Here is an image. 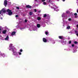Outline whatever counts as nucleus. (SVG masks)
<instances>
[{"label":"nucleus","mask_w":78,"mask_h":78,"mask_svg":"<svg viewBox=\"0 0 78 78\" xmlns=\"http://www.w3.org/2000/svg\"><path fill=\"white\" fill-rule=\"evenodd\" d=\"M7 4L8 3H7V1L6 0H5L4 1V5L5 7H6Z\"/></svg>","instance_id":"20e7f679"},{"label":"nucleus","mask_w":78,"mask_h":78,"mask_svg":"<svg viewBox=\"0 0 78 78\" xmlns=\"http://www.w3.org/2000/svg\"><path fill=\"white\" fill-rule=\"evenodd\" d=\"M75 33H76V34H77V33H78V32H77V31H76V30H75Z\"/></svg>","instance_id":"393cba45"},{"label":"nucleus","mask_w":78,"mask_h":78,"mask_svg":"<svg viewBox=\"0 0 78 78\" xmlns=\"http://www.w3.org/2000/svg\"><path fill=\"white\" fill-rule=\"evenodd\" d=\"M34 11L35 12H37V10L36 9H34Z\"/></svg>","instance_id":"bb28decb"},{"label":"nucleus","mask_w":78,"mask_h":78,"mask_svg":"<svg viewBox=\"0 0 78 78\" xmlns=\"http://www.w3.org/2000/svg\"><path fill=\"white\" fill-rule=\"evenodd\" d=\"M76 36H78V34H76Z\"/></svg>","instance_id":"4c0bfd02"},{"label":"nucleus","mask_w":78,"mask_h":78,"mask_svg":"<svg viewBox=\"0 0 78 78\" xmlns=\"http://www.w3.org/2000/svg\"><path fill=\"white\" fill-rule=\"evenodd\" d=\"M35 1L37 2V0H35Z\"/></svg>","instance_id":"a19ab883"},{"label":"nucleus","mask_w":78,"mask_h":78,"mask_svg":"<svg viewBox=\"0 0 78 78\" xmlns=\"http://www.w3.org/2000/svg\"><path fill=\"white\" fill-rule=\"evenodd\" d=\"M37 20H41V18L40 17H37Z\"/></svg>","instance_id":"ddd939ff"},{"label":"nucleus","mask_w":78,"mask_h":78,"mask_svg":"<svg viewBox=\"0 0 78 78\" xmlns=\"http://www.w3.org/2000/svg\"><path fill=\"white\" fill-rule=\"evenodd\" d=\"M74 44H78V42L76 41H74Z\"/></svg>","instance_id":"f3484780"},{"label":"nucleus","mask_w":78,"mask_h":78,"mask_svg":"<svg viewBox=\"0 0 78 78\" xmlns=\"http://www.w3.org/2000/svg\"><path fill=\"white\" fill-rule=\"evenodd\" d=\"M43 17L45 18V17H48H48H49L50 16H49V15H47V14H44V16H43Z\"/></svg>","instance_id":"1a4fd4ad"},{"label":"nucleus","mask_w":78,"mask_h":78,"mask_svg":"<svg viewBox=\"0 0 78 78\" xmlns=\"http://www.w3.org/2000/svg\"><path fill=\"white\" fill-rule=\"evenodd\" d=\"M52 2V1H51V0H49L48 1V3H51Z\"/></svg>","instance_id":"dca6fc26"},{"label":"nucleus","mask_w":78,"mask_h":78,"mask_svg":"<svg viewBox=\"0 0 78 78\" xmlns=\"http://www.w3.org/2000/svg\"><path fill=\"white\" fill-rule=\"evenodd\" d=\"M18 16H18V15H16V17H18Z\"/></svg>","instance_id":"473e14b6"},{"label":"nucleus","mask_w":78,"mask_h":78,"mask_svg":"<svg viewBox=\"0 0 78 78\" xmlns=\"http://www.w3.org/2000/svg\"><path fill=\"white\" fill-rule=\"evenodd\" d=\"M20 30H22V29H23V28H20Z\"/></svg>","instance_id":"e433bc0d"},{"label":"nucleus","mask_w":78,"mask_h":78,"mask_svg":"<svg viewBox=\"0 0 78 78\" xmlns=\"http://www.w3.org/2000/svg\"><path fill=\"white\" fill-rule=\"evenodd\" d=\"M77 12L78 13V9L77 10Z\"/></svg>","instance_id":"ea45409f"},{"label":"nucleus","mask_w":78,"mask_h":78,"mask_svg":"<svg viewBox=\"0 0 78 78\" xmlns=\"http://www.w3.org/2000/svg\"><path fill=\"white\" fill-rule=\"evenodd\" d=\"M45 0H42V2H45Z\"/></svg>","instance_id":"2f4dec72"},{"label":"nucleus","mask_w":78,"mask_h":78,"mask_svg":"<svg viewBox=\"0 0 78 78\" xmlns=\"http://www.w3.org/2000/svg\"><path fill=\"white\" fill-rule=\"evenodd\" d=\"M16 9H19V7H16Z\"/></svg>","instance_id":"c756f323"},{"label":"nucleus","mask_w":78,"mask_h":78,"mask_svg":"<svg viewBox=\"0 0 78 78\" xmlns=\"http://www.w3.org/2000/svg\"><path fill=\"white\" fill-rule=\"evenodd\" d=\"M70 27L69 26L67 27V29H70Z\"/></svg>","instance_id":"a211bd4d"},{"label":"nucleus","mask_w":78,"mask_h":78,"mask_svg":"<svg viewBox=\"0 0 78 78\" xmlns=\"http://www.w3.org/2000/svg\"><path fill=\"white\" fill-rule=\"evenodd\" d=\"M74 16H77V13H74Z\"/></svg>","instance_id":"cd10ccee"},{"label":"nucleus","mask_w":78,"mask_h":78,"mask_svg":"<svg viewBox=\"0 0 78 78\" xmlns=\"http://www.w3.org/2000/svg\"><path fill=\"white\" fill-rule=\"evenodd\" d=\"M46 2H43V5H46Z\"/></svg>","instance_id":"a878e982"},{"label":"nucleus","mask_w":78,"mask_h":78,"mask_svg":"<svg viewBox=\"0 0 78 78\" xmlns=\"http://www.w3.org/2000/svg\"><path fill=\"white\" fill-rule=\"evenodd\" d=\"M58 38L60 39H63L64 38V37L63 36H59Z\"/></svg>","instance_id":"9d476101"},{"label":"nucleus","mask_w":78,"mask_h":78,"mask_svg":"<svg viewBox=\"0 0 78 78\" xmlns=\"http://www.w3.org/2000/svg\"><path fill=\"white\" fill-rule=\"evenodd\" d=\"M25 22H27V19H25Z\"/></svg>","instance_id":"7c9ffc66"},{"label":"nucleus","mask_w":78,"mask_h":78,"mask_svg":"<svg viewBox=\"0 0 78 78\" xmlns=\"http://www.w3.org/2000/svg\"><path fill=\"white\" fill-rule=\"evenodd\" d=\"M2 10L0 11V14H2Z\"/></svg>","instance_id":"72a5a7b5"},{"label":"nucleus","mask_w":78,"mask_h":78,"mask_svg":"<svg viewBox=\"0 0 78 78\" xmlns=\"http://www.w3.org/2000/svg\"><path fill=\"white\" fill-rule=\"evenodd\" d=\"M63 0V2H65V0Z\"/></svg>","instance_id":"58836bf2"},{"label":"nucleus","mask_w":78,"mask_h":78,"mask_svg":"<svg viewBox=\"0 0 78 78\" xmlns=\"http://www.w3.org/2000/svg\"><path fill=\"white\" fill-rule=\"evenodd\" d=\"M7 31V30H4L2 31V33L3 34H5L6 33Z\"/></svg>","instance_id":"0eeeda50"},{"label":"nucleus","mask_w":78,"mask_h":78,"mask_svg":"<svg viewBox=\"0 0 78 78\" xmlns=\"http://www.w3.org/2000/svg\"><path fill=\"white\" fill-rule=\"evenodd\" d=\"M20 52H22L23 51V50L22 49H20Z\"/></svg>","instance_id":"b1692460"},{"label":"nucleus","mask_w":78,"mask_h":78,"mask_svg":"<svg viewBox=\"0 0 78 78\" xmlns=\"http://www.w3.org/2000/svg\"><path fill=\"white\" fill-rule=\"evenodd\" d=\"M26 8H32L31 6L29 5H26Z\"/></svg>","instance_id":"6e6552de"},{"label":"nucleus","mask_w":78,"mask_h":78,"mask_svg":"<svg viewBox=\"0 0 78 78\" xmlns=\"http://www.w3.org/2000/svg\"><path fill=\"white\" fill-rule=\"evenodd\" d=\"M45 34H46V35H48V32H45Z\"/></svg>","instance_id":"6ab92c4d"},{"label":"nucleus","mask_w":78,"mask_h":78,"mask_svg":"<svg viewBox=\"0 0 78 78\" xmlns=\"http://www.w3.org/2000/svg\"><path fill=\"white\" fill-rule=\"evenodd\" d=\"M43 42H47V41H48L47 40V39H46L45 38H43Z\"/></svg>","instance_id":"39448f33"},{"label":"nucleus","mask_w":78,"mask_h":78,"mask_svg":"<svg viewBox=\"0 0 78 78\" xmlns=\"http://www.w3.org/2000/svg\"><path fill=\"white\" fill-rule=\"evenodd\" d=\"M18 53L19 55H22V53H21V52H18Z\"/></svg>","instance_id":"aec40b11"},{"label":"nucleus","mask_w":78,"mask_h":78,"mask_svg":"<svg viewBox=\"0 0 78 78\" xmlns=\"http://www.w3.org/2000/svg\"><path fill=\"white\" fill-rule=\"evenodd\" d=\"M29 14L30 16H32L33 15V12H30Z\"/></svg>","instance_id":"2eb2a0df"},{"label":"nucleus","mask_w":78,"mask_h":78,"mask_svg":"<svg viewBox=\"0 0 78 78\" xmlns=\"http://www.w3.org/2000/svg\"><path fill=\"white\" fill-rule=\"evenodd\" d=\"M55 11H57V10H56V9H55Z\"/></svg>","instance_id":"c9c22d12"},{"label":"nucleus","mask_w":78,"mask_h":78,"mask_svg":"<svg viewBox=\"0 0 78 78\" xmlns=\"http://www.w3.org/2000/svg\"><path fill=\"white\" fill-rule=\"evenodd\" d=\"M9 39V36L7 35L6 37L5 38V40H7L8 41Z\"/></svg>","instance_id":"f8f14e48"},{"label":"nucleus","mask_w":78,"mask_h":78,"mask_svg":"<svg viewBox=\"0 0 78 78\" xmlns=\"http://www.w3.org/2000/svg\"><path fill=\"white\" fill-rule=\"evenodd\" d=\"M13 55L15 56H18V53L16 51H14V50H13Z\"/></svg>","instance_id":"f03ea898"},{"label":"nucleus","mask_w":78,"mask_h":78,"mask_svg":"<svg viewBox=\"0 0 78 78\" xmlns=\"http://www.w3.org/2000/svg\"><path fill=\"white\" fill-rule=\"evenodd\" d=\"M0 30L1 31L2 30V29H1V27H0Z\"/></svg>","instance_id":"f704fd0d"},{"label":"nucleus","mask_w":78,"mask_h":78,"mask_svg":"<svg viewBox=\"0 0 78 78\" xmlns=\"http://www.w3.org/2000/svg\"><path fill=\"white\" fill-rule=\"evenodd\" d=\"M68 20H69V21H71V20H72V19L71 18H69L68 19Z\"/></svg>","instance_id":"412c9836"},{"label":"nucleus","mask_w":78,"mask_h":78,"mask_svg":"<svg viewBox=\"0 0 78 78\" xmlns=\"http://www.w3.org/2000/svg\"><path fill=\"white\" fill-rule=\"evenodd\" d=\"M75 17L76 18H77L76 16H75Z\"/></svg>","instance_id":"79ce46f5"},{"label":"nucleus","mask_w":78,"mask_h":78,"mask_svg":"<svg viewBox=\"0 0 78 78\" xmlns=\"http://www.w3.org/2000/svg\"><path fill=\"white\" fill-rule=\"evenodd\" d=\"M1 11L3 12L4 13H5L6 12V10H5V9H2L1 10Z\"/></svg>","instance_id":"423d86ee"},{"label":"nucleus","mask_w":78,"mask_h":78,"mask_svg":"<svg viewBox=\"0 0 78 78\" xmlns=\"http://www.w3.org/2000/svg\"><path fill=\"white\" fill-rule=\"evenodd\" d=\"M10 45L11 46H10L9 47H10V48H11V49H12V51L13 52V50H14V49L16 48L12 47V44H11Z\"/></svg>","instance_id":"7ed1b4c3"},{"label":"nucleus","mask_w":78,"mask_h":78,"mask_svg":"<svg viewBox=\"0 0 78 78\" xmlns=\"http://www.w3.org/2000/svg\"><path fill=\"white\" fill-rule=\"evenodd\" d=\"M7 12H8V15H9V16L12 15V12L9 9H8L7 10Z\"/></svg>","instance_id":"f257e3e1"},{"label":"nucleus","mask_w":78,"mask_h":78,"mask_svg":"<svg viewBox=\"0 0 78 78\" xmlns=\"http://www.w3.org/2000/svg\"><path fill=\"white\" fill-rule=\"evenodd\" d=\"M74 46H75V44H72V46L73 47H74Z\"/></svg>","instance_id":"c85d7f7f"},{"label":"nucleus","mask_w":78,"mask_h":78,"mask_svg":"<svg viewBox=\"0 0 78 78\" xmlns=\"http://www.w3.org/2000/svg\"><path fill=\"white\" fill-rule=\"evenodd\" d=\"M0 33H1V31H0Z\"/></svg>","instance_id":"c03bdc74"},{"label":"nucleus","mask_w":78,"mask_h":78,"mask_svg":"<svg viewBox=\"0 0 78 78\" xmlns=\"http://www.w3.org/2000/svg\"><path fill=\"white\" fill-rule=\"evenodd\" d=\"M72 43V41H69V44H71Z\"/></svg>","instance_id":"5701e85b"},{"label":"nucleus","mask_w":78,"mask_h":78,"mask_svg":"<svg viewBox=\"0 0 78 78\" xmlns=\"http://www.w3.org/2000/svg\"><path fill=\"white\" fill-rule=\"evenodd\" d=\"M16 32L15 31H13L11 35L12 36H14L15 34H16Z\"/></svg>","instance_id":"9b49d317"},{"label":"nucleus","mask_w":78,"mask_h":78,"mask_svg":"<svg viewBox=\"0 0 78 78\" xmlns=\"http://www.w3.org/2000/svg\"><path fill=\"white\" fill-rule=\"evenodd\" d=\"M0 37H2V36H1L0 35Z\"/></svg>","instance_id":"a18cd8bd"},{"label":"nucleus","mask_w":78,"mask_h":78,"mask_svg":"<svg viewBox=\"0 0 78 78\" xmlns=\"http://www.w3.org/2000/svg\"><path fill=\"white\" fill-rule=\"evenodd\" d=\"M57 1H59V0H57Z\"/></svg>","instance_id":"37998d69"},{"label":"nucleus","mask_w":78,"mask_h":78,"mask_svg":"<svg viewBox=\"0 0 78 78\" xmlns=\"http://www.w3.org/2000/svg\"><path fill=\"white\" fill-rule=\"evenodd\" d=\"M69 13H70V12L69 11H66V13L67 14H69Z\"/></svg>","instance_id":"4be33fe9"},{"label":"nucleus","mask_w":78,"mask_h":78,"mask_svg":"<svg viewBox=\"0 0 78 78\" xmlns=\"http://www.w3.org/2000/svg\"><path fill=\"white\" fill-rule=\"evenodd\" d=\"M37 28H40L41 25H40V24H38L37 25Z\"/></svg>","instance_id":"4468645a"}]
</instances>
